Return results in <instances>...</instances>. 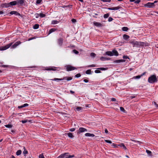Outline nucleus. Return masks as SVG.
<instances>
[{
	"instance_id": "nucleus-1",
	"label": "nucleus",
	"mask_w": 158,
	"mask_h": 158,
	"mask_svg": "<svg viewBox=\"0 0 158 158\" xmlns=\"http://www.w3.org/2000/svg\"><path fill=\"white\" fill-rule=\"evenodd\" d=\"M21 43V42L20 41H19L16 42L15 44L12 45L13 44V42H11L4 46H2L0 47V50H6L9 48L10 47H11V48H15Z\"/></svg>"
},
{
	"instance_id": "nucleus-2",
	"label": "nucleus",
	"mask_w": 158,
	"mask_h": 158,
	"mask_svg": "<svg viewBox=\"0 0 158 158\" xmlns=\"http://www.w3.org/2000/svg\"><path fill=\"white\" fill-rule=\"evenodd\" d=\"M130 43L133 45L134 47H140L141 46H143L145 43L143 42H138L134 40H131L130 41Z\"/></svg>"
},
{
	"instance_id": "nucleus-3",
	"label": "nucleus",
	"mask_w": 158,
	"mask_h": 158,
	"mask_svg": "<svg viewBox=\"0 0 158 158\" xmlns=\"http://www.w3.org/2000/svg\"><path fill=\"white\" fill-rule=\"evenodd\" d=\"M148 81L150 83H153L156 82L157 81V79L156 76L155 75H153L148 78Z\"/></svg>"
},
{
	"instance_id": "nucleus-4",
	"label": "nucleus",
	"mask_w": 158,
	"mask_h": 158,
	"mask_svg": "<svg viewBox=\"0 0 158 158\" xmlns=\"http://www.w3.org/2000/svg\"><path fill=\"white\" fill-rule=\"evenodd\" d=\"M106 54L110 56H112L114 55L117 56L118 55V53L116 50H113L112 52H106Z\"/></svg>"
},
{
	"instance_id": "nucleus-5",
	"label": "nucleus",
	"mask_w": 158,
	"mask_h": 158,
	"mask_svg": "<svg viewBox=\"0 0 158 158\" xmlns=\"http://www.w3.org/2000/svg\"><path fill=\"white\" fill-rule=\"evenodd\" d=\"M68 153H65L59 156L57 158H71L74 156V155H69Z\"/></svg>"
},
{
	"instance_id": "nucleus-6",
	"label": "nucleus",
	"mask_w": 158,
	"mask_h": 158,
	"mask_svg": "<svg viewBox=\"0 0 158 158\" xmlns=\"http://www.w3.org/2000/svg\"><path fill=\"white\" fill-rule=\"evenodd\" d=\"M72 79V77H64L63 78H55L53 79H52V81H62L63 80H66L68 81H70Z\"/></svg>"
},
{
	"instance_id": "nucleus-7",
	"label": "nucleus",
	"mask_w": 158,
	"mask_h": 158,
	"mask_svg": "<svg viewBox=\"0 0 158 158\" xmlns=\"http://www.w3.org/2000/svg\"><path fill=\"white\" fill-rule=\"evenodd\" d=\"M65 67L66 68V70L68 71L76 69L75 67L69 65H66Z\"/></svg>"
},
{
	"instance_id": "nucleus-8",
	"label": "nucleus",
	"mask_w": 158,
	"mask_h": 158,
	"mask_svg": "<svg viewBox=\"0 0 158 158\" xmlns=\"http://www.w3.org/2000/svg\"><path fill=\"white\" fill-rule=\"evenodd\" d=\"M145 6L149 8H152L155 6V5L153 3L148 2L147 3Z\"/></svg>"
},
{
	"instance_id": "nucleus-9",
	"label": "nucleus",
	"mask_w": 158,
	"mask_h": 158,
	"mask_svg": "<svg viewBox=\"0 0 158 158\" xmlns=\"http://www.w3.org/2000/svg\"><path fill=\"white\" fill-rule=\"evenodd\" d=\"M17 4L18 5L22 6L24 3L25 1L24 0H17Z\"/></svg>"
},
{
	"instance_id": "nucleus-10",
	"label": "nucleus",
	"mask_w": 158,
	"mask_h": 158,
	"mask_svg": "<svg viewBox=\"0 0 158 158\" xmlns=\"http://www.w3.org/2000/svg\"><path fill=\"white\" fill-rule=\"evenodd\" d=\"M87 130L83 127H80L79 129V131L78 133H80L85 131H87Z\"/></svg>"
},
{
	"instance_id": "nucleus-11",
	"label": "nucleus",
	"mask_w": 158,
	"mask_h": 158,
	"mask_svg": "<svg viewBox=\"0 0 158 158\" xmlns=\"http://www.w3.org/2000/svg\"><path fill=\"white\" fill-rule=\"evenodd\" d=\"M122 8L121 6H118L115 7H113L111 8H108V9L109 10H117L119 9H121Z\"/></svg>"
},
{
	"instance_id": "nucleus-12",
	"label": "nucleus",
	"mask_w": 158,
	"mask_h": 158,
	"mask_svg": "<svg viewBox=\"0 0 158 158\" xmlns=\"http://www.w3.org/2000/svg\"><path fill=\"white\" fill-rule=\"evenodd\" d=\"M94 26L99 27H101L103 26L102 24L99 22H94Z\"/></svg>"
},
{
	"instance_id": "nucleus-13",
	"label": "nucleus",
	"mask_w": 158,
	"mask_h": 158,
	"mask_svg": "<svg viewBox=\"0 0 158 158\" xmlns=\"http://www.w3.org/2000/svg\"><path fill=\"white\" fill-rule=\"evenodd\" d=\"M63 40L62 38H60L58 40V44L60 46H61L63 44Z\"/></svg>"
},
{
	"instance_id": "nucleus-14",
	"label": "nucleus",
	"mask_w": 158,
	"mask_h": 158,
	"mask_svg": "<svg viewBox=\"0 0 158 158\" xmlns=\"http://www.w3.org/2000/svg\"><path fill=\"white\" fill-rule=\"evenodd\" d=\"M11 15L15 14L16 15H20V14L16 11H12L10 13Z\"/></svg>"
},
{
	"instance_id": "nucleus-15",
	"label": "nucleus",
	"mask_w": 158,
	"mask_h": 158,
	"mask_svg": "<svg viewBox=\"0 0 158 158\" xmlns=\"http://www.w3.org/2000/svg\"><path fill=\"white\" fill-rule=\"evenodd\" d=\"M125 61V60H115L114 62L117 63H118L120 62H124Z\"/></svg>"
},
{
	"instance_id": "nucleus-16",
	"label": "nucleus",
	"mask_w": 158,
	"mask_h": 158,
	"mask_svg": "<svg viewBox=\"0 0 158 158\" xmlns=\"http://www.w3.org/2000/svg\"><path fill=\"white\" fill-rule=\"evenodd\" d=\"M85 135L86 136H91L92 137H93L95 136L94 134H90L88 133L85 134Z\"/></svg>"
},
{
	"instance_id": "nucleus-17",
	"label": "nucleus",
	"mask_w": 158,
	"mask_h": 158,
	"mask_svg": "<svg viewBox=\"0 0 158 158\" xmlns=\"http://www.w3.org/2000/svg\"><path fill=\"white\" fill-rule=\"evenodd\" d=\"M9 3L10 5L14 6L17 4V2L16 1L10 2Z\"/></svg>"
},
{
	"instance_id": "nucleus-18",
	"label": "nucleus",
	"mask_w": 158,
	"mask_h": 158,
	"mask_svg": "<svg viewBox=\"0 0 158 158\" xmlns=\"http://www.w3.org/2000/svg\"><path fill=\"white\" fill-rule=\"evenodd\" d=\"M123 38L125 40H127L129 39L130 37L129 35H127L126 34H124L123 36Z\"/></svg>"
},
{
	"instance_id": "nucleus-19",
	"label": "nucleus",
	"mask_w": 158,
	"mask_h": 158,
	"mask_svg": "<svg viewBox=\"0 0 158 158\" xmlns=\"http://www.w3.org/2000/svg\"><path fill=\"white\" fill-rule=\"evenodd\" d=\"M118 146L121 147H122L125 150H127V148L123 143H121Z\"/></svg>"
},
{
	"instance_id": "nucleus-20",
	"label": "nucleus",
	"mask_w": 158,
	"mask_h": 158,
	"mask_svg": "<svg viewBox=\"0 0 158 158\" xmlns=\"http://www.w3.org/2000/svg\"><path fill=\"white\" fill-rule=\"evenodd\" d=\"M67 135L70 138H73L74 137L72 133L71 132H69L67 133Z\"/></svg>"
},
{
	"instance_id": "nucleus-21",
	"label": "nucleus",
	"mask_w": 158,
	"mask_h": 158,
	"mask_svg": "<svg viewBox=\"0 0 158 158\" xmlns=\"http://www.w3.org/2000/svg\"><path fill=\"white\" fill-rule=\"evenodd\" d=\"M122 30L123 31H127L128 30V28L127 27H124L122 28Z\"/></svg>"
},
{
	"instance_id": "nucleus-22",
	"label": "nucleus",
	"mask_w": 158,
	"mask_h": 158,
	"mask_svg": "<svg viewBox=\"0 0 158 158\" xmlns=\"http://www.w3.org/2000/svg\"><path fill=\"white\" fill-rule=\"evenodd\" d=\"M22 153V151L20 150H18L16 153V155L19 156Z\"/></svg>"
},
{
	"instance_id": "nucleus-23",
	"label": "nucleus",
	"mask_w": 158,
	"mask_h": 158,
	"mask_svg": "<svg viewBox=\"0 0 158 158\" xmlns=\"http://www.w3.org/2000/svg\"><path fill=\"white\" fill-rule=\"evenodd\" d=\"M23 148L24 149V150L23 152V153L24 155H25V154L28 153V151L26 150L25 147H24Z\"/></svg>"
},
{
	"instance_id": "nucleus-24",
	"label": "nucleus",
	"mask_w": 158,
	"mask_h": 158,
	"mask_svg": "<svg viewBox=\"0 0 158 158\" xmlns=\"http://www.w3.org/2000/svg\"><path fill=\"white\" fill-rule=\"evenodd\" d=\"M39 25L38 24H35L33 27V28L34 29H37L39 27Z\"/></svg>"
},
{
	"instance_id": "nucleus-25",
	"label": "nucleus",
	"mask_w": 158,
	"mask_h": 158,
	"mask_svg": "<svg viewBox=\"0 0 158 158\" xmlns=\"http://www.w3.org/2000/svg\"><path fill=\"white\" fill-rule=\"evenodd\" d=\"M56 30L54 28H52L49 31V33L50 34L51 33L55 31Z\"/></svg>"
},
{
	"instance_id": "nucleus-26",
	"label": "nucleus",
	"mask_w": 158,
	"mask_h": 158,
	"mask_svg": "<svg viewBox=\"0 0 158 158\" xmlns=\"http://www.w3.org/2000/svg\"><path fill=\"white\" fill-rule=\"evenodd\" d=\"M59 22V21H57L56 20H53L52 22V24H57Z\"/></svg>"
},
{
	"instance_id": "nucleus-27",
	"label": "nucleus",
	"mask_w": 158,
	"mask_h": 158,
	"mask_svg": "<svg viewBox=\"0 0 158 158\" xmlns=\"http://www.w3.org/2000/svg\"><path fill=\"white\" fill-rule=\"evenodd\" d=\"M146 152L148 153V155H149L150 156H152V152L151 151H150L149 150H146Z\"/></svg>"
},
{
	"instance_id": "nucleus-28",
	"label": "nucleus",
	"mask_w": 158,
	"mask_h": 158,
	"mask_svg": "<svg viewBox=\"0 0 158 158\" xmlns=\"http://www.w3.org/2000/svg\"><path fill=\"white\" fill-rule=\"evenodd\" d=\"M5 126L7 128H11L13 126L11 124H8L5 125Z\"/></svg>"
},
{
	"instance_id": "nucleus-29",
	"label": "nucleus",
	"mask_w": 158,
	"mask_h": 158,
	"mask_svg": "<svg viewBox=\"0 0 158 158\" xmlns=\"http://www.w3.org/2000/svg\"><path fill=\"white\" fill-rule=\"evenodd\" d=\"M39 16L43 18L45 17V15L43 13H40L39 14Z\"/></svg>"
},
{
	"instance_id": "nucleus-30",
	"label": "nucleus",
	"mask_w": 158,
	"mask_h": 158,
	"mask_svg": "<svg viewBox=\"0 0 158 158\" xmlns=\"http://www.w3.org/2000/svg\"><path fill=\"white\" fill-rule=\"evenodd\" d=\"M91 70L90 69H89L86 71V73L87 74H90L91 73Z\"/></svg>"
},
{
	"instance_id": "nucleus-31",
	"label": "nucleus",
	"mask_w": 158,
	"mask_h": 158,
	"mask_svg": "<svg viewBox=\"0 0 158 158\" xmlns=\"http://www.w3.org/2000/svg\"><path fill=\"white\" fill-rule=\"evenodd\" d=\"M109 15L108 13L105 14L104 15V18H107L109 17Z\"/></svg>"
},
{
	"instance_id": "nucleus-32",
	"label": "nucleus",
	"mask_w": 158,
	"mask_h": 158,
	"mask_svg": "<svg viewBox=\"0 0 158 158\" xmlns=\"http://www.w3.org/2000/svg\"><path fill=\"white\" fill-rule=\"evenodd\" d=\"M46 70L50 71V70H54L55 71L56 70L55 69H54L53 68H48L45 69Z\"/></svg>"
},
{
	"instance_id": "nucleus-33",
	"label": "nucleus",
	"mask_w": 158,
	"mask_h": 158,
	"mask_svg": "<svg viewBox=\"0 0 158 158\" xmlns=\"http://www.w3.org/2000/svg\"><path fill=\"white\" fill-rule=\"evenodd\" d=\"M131 140L132 141H133V142H136V143H139L140 144L142 143L140 141H136V140H133V139H131Z\"/></svg>"
},
{
	"instance_id": "nucleus-34",
	"label": "nucleus",
	"mask_w": 158,
	"mask_h": 158,
	"mask_svg": "<svg viewBox=\"0 0 158 158\" xmlns=\"http://www.w3.org/2000/svg\"><path fill=\"white\" fill-rule=\"evenodd\" d=\"M82 109V108L81 107H77L76 109L78 111L81 110Z\"/></svg>"
},
{
	"instance_id": "nucleus-35",
	"label": "nucleus",
	"mask_w": 158,
	"mask_h": 158,
	"mask_svg": "<svg viewBox=\"0 0 158 158\" xmlns=\"http://www.w3.org/2000/svg\"><path fill=\"white\" fill-rule=\"evenodd\" d=\"M73 52L74 53L76 54H77L79 53V52L75 49H74L73 50Z\"/></svg>"
},
{
	"instance_id": "nucleus-36",
	"label": "nucleus",
	"mask_w": 158,
	"mask_h": 158,
	"mask_svg": "<svg viewBox=\"0 0 158 158\" xmlns=\"http://www.w3.org/2000/svg\"><path fill=\"white\" fill-rule=\"evenodd\" d=\"M81 75L80 73H78L75 75V77H80Z\"/></svg>"
},
{
	"instance_id": "nucleus-37",
	"label": "nucleus",
	"mask_w": 158,
	"mask_h": 158,
	"mask_svg": "<svg viewBox=\"0 0 158 158\" xmlns=\"http://www.w3.org/2000/svg\"><path fill=\"white\" fill-rule=\"evenodd\" d=\"M3 5L6 7H8L10 6L9 3H5Z\"/></svg>"
},
{
	"instance_id": "nucleus-38",
	"label": "nucleus",
	"mask_w": 158,
	"mask_h": 158,
	"mask_svg": "<svg viewBox=\"0 0 158 158\" xmlns=\"http://www.w3.org/2000/svg\"><path fill=\"white\" fill-rule=\"evenodd\" d=\"M42 1V0H37L36 1V3L37 4H40Z\"/></svg>"
},
{
	"instance_id": "nucleus-39",
	"label": "nucleus",
	"mask_w": 158,
	"mask_h": 158,
	"mask_svg": "<svg viewBox=\"0 0 158 158\" xmlns=\"http://www.w3.org/2000/svg\"><path fill=\"white\" fill-rule=\"evenodd\" d=\"M90 56L92 57H95L96 56V54L93 52L91 53L90 54Z\"/></svg>"
},
{
	"instance_id": "nucleus-40",
	"label": "nucleus",
	"mask_w": 158,
	"mask_h": 158,
	"mask_svg": "<svg viewBox=\"0 0 158 158\" xmlns=\"http://www.w3.org/2000/svg\"><path fill=\"white\" fill-rule=\"evenodd\" d=\"M105 141L107 143H112V142L111 141H110V140H105Z\"/></svg>"
},
{
	"instance_id": "nucleus-41",
	"label": "nucleus",
	"mask_w": 158,
	"mask_h": 158,
	"mask_svg": "<svg viewBox=\"0 0 158 158\" xmlns=\"http://www.w3.org/2000/svg\"><path fill=\"white\" fill-rule=\"evenodd\" d=\"M104 2H110L111 0H101Z\"/></svg>"
},
{
	"instance_id": "nucleus-42",
	"label": "nucleus",
	"mask_w": 158,
	"mask_h": 158,
	"mask_svg": "<svg viewBox=\"0 0 158 158\" xmlns=\"http://www.w3.org/2000/svg\"><path fill=\"white\" fill-rule=\"evenodd\" d=\"M98 69H99L101 70H106V69L104 68H98Z\"/></svg>"
},
{
	"instance_id": "nucleus-43",
	"label": "nucleus",
	"mask_w": 158,
	"mask_h": 158,
	"mask_svg": "<svg viewBox=\"0 0 158 158\" xmlns=\"http://www.w3.org/2000/svg\"><path fill=\"white\" fill-rule=\"evenodd\" d=\"M120 110L121 111L123 112H124L125 110L124 108L122 107H120Z\"/></svg>"
},
{
	"instance_id": "nucleus-44",
	"label": "nucleus",
	"mask_w": 158,
	"mask_h": 158,
	"mask_svg": "<svg viewBox=\"0 0 158 158\" xmlns=\"http://www.w3.org/2000/svg\"><path fill=\"white\" fill-rule=\"evenodd\" d=\"M95 72L96 73H101V71L100 70H96L95 71Z\"/></svg>"
},
{
	"instance_id": "nucleus-45",
	"label": "nucleus",
	"mask_w": 158,
	"mask_h": 158,
	"mask_svg": "<svg viewBox=\"0 0 158 158\" xmlns=\"http://www.w3.org/2000/svg\"><path fill=\"white\" fill-rule=\"evenodd\" d=\"M113 19L111 17H110L109 19H108V21L109 22H110V21H112Z\"/></svg>"
},
{
	"instance_id": "nucleus-46",
	"label": "nucleus",
	"mask_w": 158,
	"mask_h": 158,
	"mask_svg": "<svg viewBox=\"0 0 158 158\" xmlns=\"http://www.w3.org/2000/svg\"><path fill=\"white\" fill-rule=\"evenodd\" d=\"M140 2V0H137L135 2V3L136 4H138Z\"/></svg>"
},
{
	"instance_id": "nucleus-47",
	"label": "nucleus",
	"mask_w": 158,
	"mask_h": 158,
	"mask_svg": "<svg viewBox=\"0 0 158 158\" xmlns=\"http://www.w3.org/2000/svg\"><path fill=\"white\" fill-rule=\"evenodd\" d=\"M153 103L155 104V105L156 107H157V108L158 107V104H156V103L155 102H153Z\"/></svg>"
},
{
	"instance_id": "nucleus-48",
	"label": "nucleus",
	"mask_w": 158,
	"mask_h": 158,
	"mask_svg": "<svg viewBox=\"0 0 158 158\" xmlns=\"http://www.w3.org/2000/svg\"><path fill=\"white\" fill-rule=\"evenodd\" d=\"M39 158H44V156L42 154L40 155L39 156Z\"/></svg>"
},
{
	"instance_id": "nucleus-49",
	"label": "nucleus",
	"mask_w": 158,
	"mask_h": 158,
	"mask_svg": "<svg viewBox=\"0 0 158 158\" xmlns=\"http://www.w3.org/2000/svg\"><path fill=\"white\" fill-rule=\"evenodd\" d=\"M88 67H95V65L94 64H92L91 65H89Z\"/></svg>"
},
{
	"instance_id": "nucleus-50",
	"label": "nucleus",
	"mask_w": 158,
	"mask_h": 158,
	"mask_svg": "<svg viewBox=\"0 0 158 158\" xmlns=\"http://www.w3.org/2000/svg\"><path fill=\"white\" fill-rule=\"evenodd\" d=\"M100 60H102V61H103L104 60H105V57H103V56H102L100 58Z\"/></svg>"
},
{
	"instance_id": "nucleus-51",
	"label": "nucleus",
	"mask_w": 158,
	"mask_h": 158,
	"mask_svg": "<svg viewBox=\"0 0 158 158\" xmlns=\"http://www.w3.org/2000/svg\"><path fill=\"white\" fill-rule=\"evenodd\" d=\"M28 106V104H27V103H25V104H23V107H26V106Z\"/></svg>"
},
{
	"instance_id": "nucleus-52",
	"label": "nucleus",
	"mask_w": 158,
	"mask_h": 158,
	"mask_svg": "<svg viewBox=\"0 0 158 158\" xmlns=\"http://www.w3.org/2000/svg\"><path fill=\"white\" fill-rule=\"evenodd\" d=\"M35 15L36 18H38L39 16V14L37 13H36L35 14Z\"/></svg>"
},
{
	"instance_id": "nucleus-53",
	"label": "nucleus",
	"mask_w": 158,
	"mask_h": 158,
	"mask_svg": "<svg viewBox=\"0 0 158 158\" xmlns=\"http://www.w3.org/2000/svg\"><path fill=\"white\" fill-rule=\"evenodd\" d=\"M112 146H113L114 148L117 147L116 146V144L114 143H112Z\"/></svg>"
},
{
	"instance_id": "nucleus-54",
	"label": "nucleus",
	"mask_w": 158,
	"mask_h": 158,
	"mask_svg": "<svg viewBox=\"0 0 158 158\" xmlns=\"http://www.w3.org/2000/svg\"><path fill=\"white\" fill-rule=\"evenodd\" d=\"M75 130V129L74 128H71L70 129L69 131H73Z\"/></svg>"
},
{
	"instance_id": "nucleus-55",
	"label": "nucleus",
	"mask_w": 158,
	"mask_h": 158,
	"mask_svg": "<svg viewBox=\"0 0 158 158\" xmlns=\"http://www.w3.org/2000/svg\"><path fill=\"white\" fill-rule=\"evenodd\" d=\"M141 77V75H138V76H136L135 78H137V79H138V78H140Z\"/></svg>"
},
{
	"instance_id": "nucleus-56",
	"label": "nucleus",
	"mask_w": 158,
	"mask_h": 158,
	"mask_svg": "<svg viewBox=\"0 0 158 158\" xmlns=\"http://www.w3.org/2000/svg\"><path fill=\"white\" fill-rule=\"evenodd\" d=\"M111 100L113 102H115L116 101V99L115 98H111Z\"/></svg>"
},
{
	"instance_id": "nucleus-57",
	"label": "nucleus",
	"mask_w": 158,
	"mask_h": 158,
	"mask_svg": "<svg viewBox=\"0 0 158 158\" xmlns=\"http://www.w3.org/2000/svg\"><path fill=\"white\" fill-rule=\"evenodd\" d=\"M72 21L73 23H75L76 22V20L75 19H72Z\"/></svg>"
},
{
	"instance_id": "nucleus-58",
	"label": "nucleus",
	"mask_w": 158,
	"mask_h": 158,
	"mask_svg": "<svg viewBox=\"0 0 158 158\" xmlns=\"http://www.w3.org/2000/svg\"><path fill=\"white\" fill-rule=\"evenodd\" d=\"M27 122V120H22V122L23 123H26Z\"/></svg>"
},
{
	"instance_id": "nucleus-59",
	"label": "nucleus",
	"mask_w": 158,
	"mask_h": 158,
	"mask_svg": "<svg viewBox=\"0 0 158 158\" xmlns=\"http://www.w3.org/2000/svg\"><path fill=\"white\" fill-rule=\"evenodd\" d=\"M84 81L86 83L88 82V80L86 79H85L84 80Z\"/></svg>"
},
{
	"instance_id": "nucleus-60",
	"label": "nucleus",
	"mask_w": 158,
	"mask_h": 158,
	"mask_svg": "<svg viewBox=\"0 0 158 158\" xmlns=\"http://www.w3.org/2000/svg\"><path fill=\"white\" fill-rule=\"evenodd\" d=\"M130 98L131 99H132L133 98H135V96H131L130 97Z\"/></svg>"
},
{
	"instance_id": "nucleus-61",
	"label": "nucleus",
	"mask_w": 158,
	"mask_h": 158,
	"mask_svg": "<svg viewBox=\"0 0 158 158\" xmlns=\"http://www.w3.org/2000/svg\"><path fill=\"white\" fill-rule=\"evenodd\" d=\"M105 132L106 133H108V130H107V129H105Z\"/></svg>"
},
{
	"instance_id": "nucleus-62",
	"label": "nucleus",
	"mask_w": 158,
	"mask_h": 158,
	"mask_svg": "<svg viewBox=\"0 0 158 158\" xmlns=\"http://www.w3.org/2000/svg\"><path fill=\"white\" fill-rule=\"evenodd\" d=\"M34 38H34V37L31 38H29V39H28V41H30V40H32V39H34Z\"/></svg>"
},
{
	"instance_id": "nucleus-63",
	"label": "nucleus",
	"mask_w": 158,
	"mask_h": 158,
	"mask_svg": "<svg viewBox=\"0 0 158 158\" xmlns=\"http://www.w3.org/2000/svg\"><path fill=\"white\" fill-rule=\"evenodd\" d=\"M23 105H22V106H19L18 107V108H19V109H20V108H23Z\"/></svg>"
},
{
	"instance_id": "nucleus-64",
	"label": "nucleus",
	"mask_w": 158,
	"mask_h": 158,
	"mask_svg": "<svg viewBox=\"0 0 158 158\" xmlns=\"http://www.w3.org/2000/svg\"><path fill=\"white\" fill-rule=\"evenodd\" d=\"M70 93L72 94H73L74 93V92L72 90H70Z\"/></svg>"
}]
</instances>
